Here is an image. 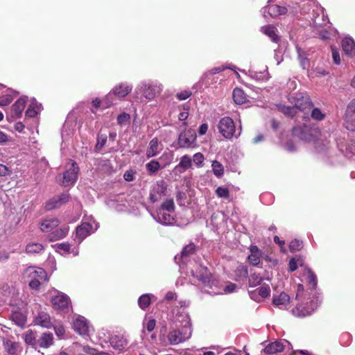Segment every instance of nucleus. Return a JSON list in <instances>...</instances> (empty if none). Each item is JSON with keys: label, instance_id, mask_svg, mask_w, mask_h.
Listing matches in <instances>:
<instances>
[{"label": "nucleus", "instance_id": "obj_1", "mask_svg": "<svg viewBox=\"0 0 355 355\" xmlns=\"http://www.w3.org/2000/svg\"><path fill=\"white\" fill-rule=\"evenodd\" d=\"M288 8L293 13L297 14L300 11L302 15H307L306 19L311 21L315 27L321 26L324 24L323 8L316 5L313 0H292Z\"/></svg>", "mask_w": 355, "mask_h": 355}, {"label": "nucleus", "instance_id": "obj_2", "mask_svg": "<svg viewBox=\"0 0 355 355\" xmlns=\"http://www.w3.org/2000/svg\"><path fill=\"white\" fill-rule=\"evenodd\" d=\"M288 99L293 106L284 107L283 112L292 116L297 113V110L308 113L313 107L310 97L305 93H295L290 95Z\"/></svg>", "mask_w": 355, "mask_h": 355}, {"label": "nucleus", "instance_id": "obj_3", "mask_svg": "<svg viewBox=\"0 0 355 355\" xmlns=\"http://www.w3.org/2000/svg\"><path fill=\"white\" fill-rule=\"evenodd\" d=\"M162 89L163 87L161 84L141 83L136 87L135 95L137 98H140L141 101H142L143 98L147 100H152Z\"/></svg>", "mask_w": 355, "mask_h": 355}, {"label": "nucleus", "instance_id": "obj_4", "mask_svg": "<svg viewBox=\"0 0 355 355\" xmlns=\"http://www.w3.org/2000/svg\"><path fill=\"white\" fill-rule=\"evenodd\" d=\"M192 327H181L179 328L178 324L172 328L167 335L168 343L172 345H178L188 340L192 336Z\"/></svg>", "mask_w": 355, "mask_h": 355}, {"label": "nucleus", "instance_id": "obj_5", "mask_svg": "<svg viewBox=\"0 0 355 355\" xmlns=\"http://www.w3.org/2000/svg\"><path fill=\"white\" fill-rule=\"evenodd\" d=\"M24 276L28 279L30 287L34 289L38 288L41 282L47 279L46 271L42 268L34 266L26 268Z\"/></svg>", "mask_w": 355, "mask_h": 355}, {"label": "nucleus", "instance_id": "obj_6", "mask_svg": "<svg viewBox=\"0 0 355 355\" xmlns=\"http://www.w3.org/2000/svg\"><path fill=\"white\" fill-rule=\"evenodd\" d=\"M187 267L188 269L190 270V272L193 277H196L205 286H209L211 288H212V285L215 283L214 281H211V275L207 270L205 267L197 263L193 264L191 262L189 263Z\"/></svg>", "mask_w": 355, "mask_h": 355}, {"label": "nucleus", "instance_id": "obj_7", "mask_svg": "<svg viewBox=\"0 0 355 355\" xmlns=\"http://www.w3.org/2000/svg\"><path fill=\"white\" fill-rule=\"evenodd\" d=\"M98 229V223L92 217L85 218L80 225L76 227V237L80 243L87 236L94 232Z\"/></svg>", "mask_w": 355, "mask_h": 355}, {"label": "nucleus", "instance_id": "obj_8", "mask_svg": "<svg viewBox=\"0 0 355 355\" xmlns=\"http://www.w3.org/2000/svg\"><path fill=\"white\" fill-rule=\"evenodd\" d=\"M319 129L315 126L304 125H297L293 128V134L306 142L314 141L319 135Z\"/></svg>", "mask_w": 355, "mask_h": 355}, {"label": "nucleus", "instance_id": "obj_9", "mask_svg": "<svg viewBox=\"0 0 355 355\" xmlns=\"http://www.w3.org/2000/svg\"><path fill=\"white\" fill-rule=\"evenodd\" d=\"M78 164L75 162L70 160V163L67 165V169L63 173L60 184L63 187L73 185L78 179Z\"/></svg>", "mask_w": 355, "mask_h": 355}, {"label": "nucleus", "instance_id": "obj_10", "mask_svg": "<svg viewBox=\"0 0 355 355\" xmlns=\"http://www.w3.org/2000/svg\"><path fill=\"white\" fill-rule=\"evenodd\" d=\"M220 133L226 139H231L235 135L236 128L234 121L228 116L222 118L218 124Z\"/></svg>", "mask_w": 355, "mask_h": 355}, {"label": "nucleus", "instance_id": "obj_11", "mask_svg": "<svg viewBox=\"0 0 355 355\" xmlns=\"http://www.w3.org/2000/svg\"><path fill=\"white\" fill-rule=\"evenodd\" d=\"M196 132L189 129L180 134L178 144L182 148H193L196 146Z\"/></svg>", "mask_w": 355, "mask_h": 355}, {"label": "nucleus", "instance_id": "obj_12", "mask_svg": "<svg viewBox=\"0 0 355 355\" xmlns=\"http://www.w3.org/2000/svg\"><path fill=\"white\" fill-rule=\"evenodd\" d=\"M54 293L51 295V304L54 309L64 311L68 309L69 304V297L64 293L58 291H53Z\"/></svg>", "mask_w": 355, "mask_h": 355}, {"label": "nucleus", "instance_id": "obj_13", "mask_svg": "<svg viewBox=\"0 0 355 355\" xmlns=\"http://www.w3.org/2000/svg\"><path fill=\"white\" fill-rule=\"evenodd\" d=\"M318 303L313 300L310 301L306 306L304 304L297 305L292 310L293 314L297 317H306L310 315L317 308Z\"/></svg>", "mask_w": 355, "mask_h": 355}, {"label": "nucleus", "instance_id": "obj_14", "mask_svg": "<svg viewBox=\"0 0 355 355\" xmlns=\"http://www.w3.org/2000/svg\"><path fill=\"white\" fill-rule=\"evenodd\" d=\"M166 184L164 180H159L155 184L150 193V200L152 202L158 201L165 196Z\"/></svg>", "mask_w": 355, "mask_h": 355}, {"label": "nucleus", "instance_id": "obj_15", "mask_svg": "<svg viewBox=\"0 0 355 355\" xmlns=\"http://www.w3.org/2000/svg\"><path fill=\"white\" fill-rule=\"evenodd\" d=\"M289 345L290 343L287 340L275 341L266 345L264 348V352L267 354H274L284 351Z\"/></svg>", "mask_w": 355, "mask_h": 355}, {"label": "nucleus", "instance_id": "obj_16", "mask_svg": "<svg viewBox=\"0 0 355 355\" xmlns=\"http://www.w3.org/2000/svg\"><path fill=\"white\" fill-rule=\"evenodd\" d=\"M73 329L81 336H88L89 325L83 316L79 315L73 320Z\"/></svg>", "mask_w": 355, "mask_h": 355}, {"label": "nucleus", "instance_id": "obj_17", "mask_svg": "<svg viewBox=\"0 0 355 355\" xmlns=\"http://www.w3.org/2000/svg\"><path fill=\"white\" fill-rule=\"evenodd\" d=\"M26 103V97L23 96L19 98L11 107V117L19 119L21 116Z\"/></svg>", "mask_w": 355, "mask_h": 355}, {"label": "nucleus", "instance_id": "obj_18", "mask_svg": "<svg viewBox=\"0 0 355 355\" xmlns=\"http://www.w3.org/2000/svg\"><path fill=\"white\" fill-rule=\"evenodd\" d=\"M132 89V86L127 83H121L116 85L112 89V94L115 96L123 98L126 96Z\"/></svg>", "mask_w": 355, "mask_h": 355}, {"label": "nucleus", "instance_id": "obj_19", "mask_svg": "<svg viewBox=\"0 0 355 355\" xmlns=\"http://www.w3.org/2000/svg\"><path fill=\"white\" fill-rule=\"evenodd\" d=\"M162 150V147L159 145L157 138L153 139L146 149V155L147 158H151L157 156Z\"/></svg>", "mask_w": 355, "mask_h": 355}, {"label": "nucleus", "instance_id": "obj_20", "mask_svg": "<svg viewBox=\"0 0 355 355\" xmlns=\"http://www.w3.org/2000/svg\"><path fill=\"white\" fill-rule=\"evenodd\" d=\"M171 212L164 211L163 209H158L156 216L154 218L155 220L163 225H171L173 223L174 218L171 215Z\"/></svg>", "mask_w": 355, "mask_h": 355}, {"label": "nucleus", "instance_id": "obj_21", "mask_svg": "<svg viewBox=\"0 0 355 355\" xmlns=\"http://www.w3.org/2000/svg\"><path fill=\"white\" fill-rule=\"evenodd\" d=\"M342 49L346 55L350 57L355 55V42L352 37H345L342 40Z\"/></svg>", "mask_w": 355, "mask_h": 355}, {"label": "nucleus", "instance_id": "obj_22", "mask_svg": "<svg viewBox=\"0 0 355 355\" xmlns=\"http://www.w3.org/2000/svg\"><path fill=\"white\" fill-rule=\"evenodd\" d=\"M128 341L123 335H116L112 337V347L118 352H122L126 349Z\"/></svg>", "mask_w": 355, "mask_h": 355}, {"label": "nucleus", "instance_id": "obj_23", "mask_svg": "<svg viewBox=\"0 0 355 355\" xmlns=\"http://www.w3.org/2000/svg\"><path fill=\"white\" fill-rule=\"evenodd\" d=\"M290 302V297L284 292H282L279 295H274L272 298V303L275 306L279 309L285 308Z\"/></svg>", "mask_w": 355, "mask_h": 355}, {"label": "nucleus", "instance_id": "obj_24", "mask_svg": "<svg viewBox=\"0 0 355 355\" xmlns=\"http://www.w3.org/2000/svg\"><path fill=\"white\" fill-rule=\"evenodd\" d=\"M288 9L286 7L280 6L276 4L269 5L264 8V12H268V13L273 17L284 15L288 12Z\"/></svg>", "mask_w": 355, "mask_h": 355}, {"label": "nucleus", "instance_id": "obj_25", "mask_svg": "<svg viewBox=\"0 0 355 355\" xmlns=\"http://www.w3.org/2000/svg\"><path fill=\"white\" fill-rule=\"evenodd\" d=\"M60 221L57 218H46L40 223V230L43 232H50L57 227Z\"/></svg>", "mask_w": 355, "mask_h": 355}, {"label": "nucleus", "instance_id": "obj_26", "mask_svg": "<svg viewBox=\"0 0 355 355\" xmlns=\"http://www.w3.org/2000/svg\"><path fill=\"white\" fill-rule=\"evenodd\" d=\"M53 344V335L51 333H43L37 339V345L43 348H48Z\"/></svg>", "mask_w": 355, "mask_h": 355}, {"label": "nucleus", "instance_id": "obj_27", "mask_svg": "<svg viewBox=\"0 0 355 355\" xmlns=\"http://www.w3.org/2000/svg\"><path fill=\"white\" fill-rule=\"evenodd\" d=\"M35 322L37 324L41 325L45 328H50L51 327V321L50 315L45 312H40L35 317Z\"/></svg>", "mask_w": 355, "mask_h": 355}, {"label": "nucleus", "instance_id": "obj_28", "mask_svg": "<svg viewBox=\"0 0 355 355\" xmlns=\"http://www.w3.org/2000/svg\"><path fill=\"white\" fill-rule=\"evenodd\" d=\"M196 252V246L193 243H189L185 246L181 254V259L184 264H188V261L190 257L194 255Z\"/></svg>", "mask_w": 355, "mask_h": 355}, {"label": "nucleus", "instance_id": "obj_29", "mask_svg": "<svg viewBox=\"0 0 355 355\" xmlns=\"http://www.w3.org/2000/svg\"><path fill=\"white\" fill-rule=\"evenodd\" d=\"M3 345L8 355H17L19 344L8 339H4Z\"/></svg>", "mask_w": 355, "mask_h": 355}, {"label": "nucleus", "instance_id": "obj_30", "mask_svg": "<svg viewBox=\"0 0 355 355\" xmlns=\"http://www.w3.org/2000/svg\"><path fill=\"white\" fill-rule=\"evenodd\" d=\"M10 320L19 327H24L26 322V316L19 310L12 311Z\"/></svg>", "mask_w": 355, "mask_h": 355}, {"label": "nucleus", "instance_id": "obj_31", "mask_svg": "<svg viewBox=\"0 0 355 355\" xmlns=\"http://www.w3.org/2000/svg\"><path fill=\"white\" fill-rule=\"evenodd\" d=\"M232 97L235 103L242 105L248 101L247 95L240 88H235L232 92Z\"/></svg>", "mask_w": 355, "mask_h": 355}, {"label": "nucleus", "instance_id": "obj_32", "mask_svg": "<svg viewBox=\"0 0 355 355\" xmlns=\"http://www.w3.org/2000/svg\"><path fill=\"white\" fill-rule=\"evenodd\" d=\"M191 163L192 161L191 157L189 155H185L181 157L180 162L175 166V170L180 173H182L191 167Z\"/></svg>", "mask_w": 355, "mask_h": 355}, {"label": "nucleus", "instance_id": "obj_33", "mask_svg": "<svg viewBox=\"0 0 355 355\" xmlns=\"http://www.w3.org/2000/svg\"><path fill=\"white\" fill-rule=\"evenodd\" d=\"M17 93L12 89H7V93L5 95L0 96V106H6L9 105L15 97H16Z\"/></svg>", "mask_w": 355, "mask_h": 355}, {"label": "nucleus", "instance_id": "obj_34", "mask_svg": "<svg viewBox=\"0 0 355 355\" xmlns=\"http://www.w3.org/2000/svg\"><path fill=\"white\" fill-rule=\"evenodd\" d=\"M69 230V227L66 226V227H60L58 230L53 231L49 236V240L50 241H55V240H59V239L64 238L68 234Z\"/></svg>", "mask_w": 355, "mask_h": 355}, {"label": "nucleus", "instance_id": "obj_35", "mask_svg": "<svg viewBox=\"0 0 355 355\" xmlns=\"http://www.w3.org/2000/svg\"><path fill=\"white\" fill-rule=\"evenodd\" d=\"M176 320L177 322L180 324L181 327L188 326L189 327H192L190 317L187 312H180L177 315Z\"/></svg>", "mask_w": 355, "mask_h": 355}, {"label": "nucleus", "instance_id": "obj_36", "mask_svg": "<svg viewBox=\"0 0 355 355\" xmlns=\"http://www.w3.org/2000/svg\"><path fill=\"white\" fill-rule=\"evenodd\" d=\"M155 298L153 295L144 294L138 300V304L139 307L145 310L150 304L151 300Z\"/></svg>", "mask_w": 355, "mask_h": 355}, {"label": "nucleus", "instance_id": "obj_37", "mask_svg": "<svg viewBox=\"0 0 355 355\" xmlns=\"http://www.w3.org/2000/svg\"><path fill=\"white\" fill-rule=\"evenodd\" d=\"M41 110V105L32 102L26 111V116L30 118L35 117Z\"/></svg>", "mask_w": 355, "mask_h": 355}, {"label": "nucleus", "instance_id": "obj_38", "mask_svg": "<svg viewBox=\"0 0 355 355\" xmlns=\"http://www.w3.org/2000/svg\"><path fill=\"white\" fill-rule=\"evenodd\" d=\"M44 250V246L39 243H30L26 247V252L28 254H38Z\"/></svg>", "mask_w": 355, "mask_h": 355}, {"label": "nucleus", "instance_id": "obj_39", "mask_svg": "<svg viewBox=\"0 0 355 355\" xmlns=\"http://www.w3.org/2000/svg\"><path fill=\"white\" fill-rule=\"evenodd\" d=\"M212 170L214 172V174L217 178H220L224 173V167L219 162L215 160L212 162L211 164Z\"/></svg>", "mask_w": 355, "mask_h": 355}, {"label": "nucleus", "instance_id": "obj_40", "mask_svg": "<svg viewBox=\"0 0 355 355\" xmlns=\"http://www.w3.org/2000/svg\"><path fill=\"white\" fill-rule=\"evenodd\" d=\"M146 168L150 174H154L160 169L161 166L158 161L153 159L146 164Z\"/></svg>", "mask_w": 355, "mask_h": 355}, {"label": "nucleus", "instance_id": "obj_41", "mask_svg": "<svg viewBox=\"0 0 355 355\" xmlns=\"http://www.w3.org/2000/svg\"><path fill=\"white\" fill-rule=\"evenodd\" d=\"M117 123L121 126L128 125L130 123V116L129 114L122 112L116 119Z\"/></svg>", "mask_w": 355, "mask_h": 355}, {"label": "nucleus", "instance_id": "obj_42", "mask_svg": "<svg viewBox=\"0 0 355 355\" xmlns=\"http://www.w3.org/2000/svg\"><path fill=\"white\" fill-rule=\"evenodd\" d=\"M263 33L267 35L273 42L278 41V37L275 33V28L272 26H267L263 28Z\"/></svg>", "mask_w": 355, "mask_h": 355}, {"label": "nucleus", "instance_id": "obj_43", "mask_svg": "<svg viewBox=\"0 0 355 355\" xmlns=\"http://www.w3.org/2000/svg\"><path fill=\"white\" fill-rule=\"evenodd\" d=\"M307 281L311 288L314 289L317 285V277L313 272L310 269H306Z\"/></svg>", "mask_w": 355, "mask_h": 355}, {"label": "nucleus", "instance_id": "obj_44", "mask_svg": "<svg viewBox=\"0 0 355 355\" xmlns=\"http://www.w3.org/2000/svg\"><path fill=\"white\" fill-rule=\"evenodd\" d=\"M254 250L258 251L257 246H252L251 248L252 254L248 256V260L252 265L257 266L259 263L260 259L259 255L254 252Z\"/></svg>", "mask_w": 355, "mask_h": 355}, {"label": "nucleus", "instance_id": "obj_45", "mask_svg": "<svg viewBox=\"0 0 355 355\" xmlns=\"http://www.w3.org/2000/svg\"><path fill=\"white\" fill-rule=\"evenodd\" d=\"M159 209H163L168 212H173L175 209V205L173 199L165 200Z\"/></svg>", "mask_w": 355, "mask_h": 355}, {"label": "nucleus", "instance_id": "obj_46", "mask_svg": "<svg viewBox=\"0 0 355 355\" xmlns=\"http://www.w3.org/2000/svg\"><path fill=\"white\" fill-rule=\"evenodd\" d=\"M311 116L313 119L315 121H322L324 119L325 114H324L319 108L312 107Z\"/></svg>", "mask_w": 355, "mask_h": 355}, {"label": "nucleus", "instance_id": "obj_47", "mask_svg": "<svg viewBox=\"0 0 355 355\" xmlns=\"http://www.w3.org/2000/svg\"><path fill=\"white\" fill-rule=\"evenodd\" d=\"M262 279H263L259 274L254 272L250 275L249 279V284L250 286H256L261 284Z\"/></svg>", "mask_w": 355, "mask_h": 355}, {"label": "nucleus", "instance_id": "obj_48", "mask_svg": "<svg viewBox=\"0 0 355 355\" xmlns=\"http://www.w3.org/2000/svg\"><path fill=\"white\" fill-rule=\"evenodd\" d=\"M106 141H107V136L105 135L99 134L98 135V138H97V143L96 145V150L101 151L103 149Z\"/></svg>", "mask_w": 355, "mask_h": 355}, {"label": "nucleus", "instance_id": "obj_49", "mask_svg": "<svg viewBox=\"0 0 355 355\" xmlns=\"http://www.w3.org/2000/svg\"><path fill=\"white\" fill-rule=\"evenodd\" d=\"M61 206V205L59 202L58 198L56 197H54L51 199H50L46 203V209L47 210H51L55 208H58Z\"/></svg>", "mask_w": 355, "mask_h": 355}, {"label": "nucleus", "instance_id": "obj_50", "mask_svg": "<svg viewBox=\"0 0 355 355\" xmlns=\"http://www.w3.org/2000/svg\"><path fill=\"white\" fill-rule=\"evenodd\" d=\"M61 206V205L59 202L58 198L56 197H54L51 199H50L46 203V209L47 210H51L55 208H58Z\"/></svg>", "mask_w": 355, "mask_h": 355}, {"label": "nucleus", "instance_id": "obj_51", "mask_svg": "<svg viewBox=\"0 0 355 355\" xmlns=\"http://www.w3.org/2000/svg\"><path fill=\"white\" fill-rule=\"evenodd\" d=\"M216 194L219 198H223L225 199L229 198L230 197V191L229 189L226 187H219L216 190Z\"/></svg>", "mask_w": 355, "mask_h": 355}, {"label": "nucleus", "instance_id": "obj_52", "mask_svg": "<svg viewBox=\"0 0 355 355\" xmlns=\"http://www.w3.org/2000/svg\"><path fill=\"white\" fill-rule=\"evenodd\" d=\"M25 343L28 345H37V339L34 336L32 331L26 332L24 338Z\"/></svg>", "mask_w": 355, "mask_h": 355}, {"label": "nucleus", "instance_id": "obj_53", "mask_svg": "<svg viewBox=\"0 0 355 355\" xmlns=\"http://www.w3.org/2000/svg\"><path fill=\"white\" fill-rule=\"evenodd\" d=\"M259 295L263 297H267L270 293V288L268 285H263L257 289Z\"/></svg>", "mask_w": 355, "mask_h": 355}, {"label": "nucleus", "instance_id": "obj_54", "mask_svg": "<svg viewBox=\"0 0 355 355\" xmlns=\"http://www.w3.org/2000/svg\"><path fill=\"white\" fill-rule=\"evenodd\" d=\"M302 242L300 240L295 239L292 241L290 243L289 248L291 251H298L302 248Z\"/></svg>", "mask_w": 355, "mask_h": 355}, {"label": "nucleus", "instance_id": "obj_55", "mask_svg": "<svg viewBox=\"0 0 355 355\" xmlns=\"http://www.w3.org/2000/svg\"><path fill=\"white\" fill-rule=\"evenodd\" d=\"M297 53H298V58L300 62V64L302 67L305 69L309 67V61L306 58H305L302 55V52L300 51V49H297Z\"/></svg>", "mask_w": 355, "mask_h": 355}, {"label": "nucleus", "instance_id": "obj_56", "mask_svg": "<svg viewBox=\"0 0 355 355\" xmlns=\"http://www.w3.org/2000/svg\"><path fill=\"white\" fill-rule=\"evenodd\" d=\"M235 272L240 278H245L248 276V270L245 266H239Z\"/></svg>", "mask_w": 355, "mask_h": 355}, {"label": "nucleus", "instance_id": "obj_57", "mask_svg": "<svg viewBox=\"0 0 355 355\" xmlns=\"http://www.w3.org/2000/svg\"><path fill=\"white\" fill-rule=\"evenodd\" d=\"M70 245L68 243H60L57 245V252L59 253H67L69 252Z\"/></svg>", "mask_w": 355, "mask_h": 355}, {"label": "nucleus", "instance_id": "obj_58", "mask_svg": "<svg viewBox=\"0 0 355 355\" xmlns=\"http://www.w3.org/2000/svg\"><path fill=\"white\" fill-rule=\"evenodd\" d=\"M193 161L198 166H200L204 161L203 155L200 153L194 154L193 157Z\"/></svg>", "mask_w": 355, "mask_h": 355}, {"label": "nucleus", "instance_id": "obj_59", "mask_svg": "<svg viewBox=\"0 0 355 355\" xmlns=\"http://www.w3.org/2000/svg\"><path fill=\"white\" fill-rule=\"evenodd\" d=\"M136 172L133 170H128L123 175L124 180L127 182L134 180Z\"/></svg>", "mask_w": 355, "mask_h": 355}, {"label": "nucleus", "instance_id": "obj_60", "mask_svg": "<svg viewBox=\"0 0 355 355\" xmlns=\"http://www.w3.org/2000/svg\"><path fill=\"white\" fill-rule=\"evenodd\" d=\"M191 95V92L189 90L182 91L177 94V98L180 101H184L187 99Z\"/></svg>", "mask_w": 355, "mask_h": 355}, {"label": "nucleus", "instance_id": "obj_61", "mask_svg": "<svg viewBox=\"0 0 355 355\" xmlns=\"http://www.w3.org/2000/svg\"><path fill=\"white\" fill-rule=\"evenodd\" d=\"M55 334L60 338H62L65 333V329L62 325H56L54 327Z\"/></svg>", "mask_w": 355, "mask_h": 355}, {"label": "nucleus", "instance_id": "obj_62", "mask_svg": "<svg viewBox=\"0 0 355 355\" xmlns=\"http://www.w3.org/2000/svg\"><path fill=\"white\" fill-rule=\"evenodd\" d=\"M254 78L257 80H268L270 76L269 73L267 71L264 72L256 73L254 74Z\"/></svg>", "mask_w": 355, "mask_h": 355}, {"label": "nucleus", "instance_id": "obj_63", "mask_svg": "<svg viewBox=\"0 0 355 355\" xmlns=\"http://www.w3.org/2000/svg\"><path fill=\"white\" fill-rule=\"evenodd\" d=\"M331 52L334 63L336 64H339L340 63V59L338 51L335 48L331 47Z\"/></svg>", "mask_w": 355, "mask_h": 355}, {"label": "nucleus", "instance_id": "obj_64", "mask_svg": "<svg viewBox=\"0 0 355 355\" xmlns=\"http://www.w3.org/2000/svg\"><path fill=\"white\" fill-rule=\"evenodd\" d=\"M155 324H156L155 320L150 319L147 321V322L146 323L144 327L148 330V331L150 332L155 329Z\"/></svg>", "mask_w": 355, "mask_h": 355}]
</instances>
